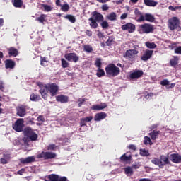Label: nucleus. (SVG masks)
I'll return each mask as SVG.
<instances>
[{"mask_svg": "<svg viewBox=\"0 0 181 181\" xmlns=\"http://www.w3.org/2000/svg\"><path fill=\"white\" fill-rule=\"evenodd\" d=\"M91 15L92 16L88 19L89 22H90L89 26H90L92 29H97L98 28V23H100L101 21H104V16L98 11H93Z\"/></svg>", "mask_w": 181, "mask_h": 181, "instance_id": "1", "label": "nucleus"}, {"mask_svg": "<svg viewBox=\"0 0 181 181\" xmlns=\"http://www.w3.org/2000/svg\"><path fill=\"white\" fill-rule=\"evenodd\" d=\"M151 163L156 165V166H158L160 169H163L166 165H170L169 154L168 156L161 155L159 158H153L151 160Z\"/></svg>", "mask_w": 181, "mask_h": 181, "instance_id": "2", "label": "nucleus"}, {"mask_svg": "<svg viewBox=\"0 0 181 181\" xmlns=\"http://www.w3.org/2000/svg\"><path fill=\"white\" fill-rule=\"evenodd\" d=\"M105 70L106 71V74L107 76H111V77H116V76H119V73H121V70L114 64H108L105 67Z\"/></svg>", "mask_w": 181, "mask_h": 181, "instance_id": "3", "label": "nucleus"}, {"mask_svg": "<svg viewBox=\"0 0 181 181\" xmlns=\"http://www.w3.org/2000/svg\"><path fill=\"white\" fill-rule=\"evenodd\" d=\"M154 30L155 26L150 23H144L139 26V32L141 34L146 33L148 35L149 33H153Z\"/></svg>", "mask_w": 181, "mask_h": 181, "instance_id": "4", "label": "nucleus"}, {"mask_svg": "<svg viewBox=\"0 0 181 181\" xmlns=\"http://www.w3.org/2000/svg\"><path fill=\"white\" fill-rule=\"evenodd\" d=\"M23 134L30 141H37V134H36L31 127H27L24 129Z\"/></svg>", "mask_w": 181, "mask_h": 181, "instance_id": "5", "label": "nucleus"}, {"mask_svg": "<svg viewBox=\"0 0 181 181\" xmlns=\"http://www.w3.org/2000/svg\"><path fill=\"white\" fill-rule=\"evenodd\" d=\"M57 155L55 153L50 151H42L40 153L37 155V159H44V160H47L49 159H54Z\"/></svg>", "mask_w": 181, "mask_h": 181, "instance_id": "6", "label": "nucleus"}, {"mask_svg": "<svg viewBox=\"0 0 181 181\" xmlns=\"http://www.w3.org/2000/svg\"><path fill=\"white\" fill-rule=\"evenodd\" d=\"M25 120L22 118L18 119L14 124H13L12 127L16 132H22L23 131V124Z\"/></svg>", "mask_w": 181, "mask_h": 181, "instance_id": "7", "label": "nucleus"}, {"mask_svg": "<svg viewBox=\"0 0 181 181\" xmlns=\"http://www.w3.org/2000/svg\"><path fill=\"white\" fill-rule=\"evenodd\" d=\"M47 88L49 92L51 97H54L57 95V93H59V86L56 83H49L47 85Z\"/></svg>", "mask_w": 181, "mask_h": 181, "instance_id": "8", "label": "nucleus"}, {"mask_svg": "<svg viewBox=\"0 0 181 181\" xmlns=\"http://www.w3.org/2000/svg\"><path fill=\"white\" fill-rule=\"evenodd\" d=\"M138 53H139V52L136 49H129L126 51L124 57L129 59V62H135V56H136Z\"/></svg>", "mask_w": 181, "mask_h": 181, "instance_id": "9", "label": "nucleus"}, {"mask_svg": "<svg viewBox=\"0 0 181 181\" xmlns=\"http://www.w3.org/2000/svg\"><path fill=\"white\" fill-rule=\"evenodd\" d=\"M177 26H179V19H177V17H173L168 20V28L170 30L177 29Z\"/></svg>", "mask_w": 181, "mask_h": 181, "instance_id": "10", "label": "nucleus"}, {"mask_svg": "<svg viewBox=\"0 0 181 181\" xmlns=\"http://www.w3.org/2000/svg\"><path fill=\"white\" fill-rule=\"evenodd\" d=\"M144 21L155 22V16L151 13H146L144 16H141L138 19V22H144Z\"/></svg>", "mask_w": 181, "mask_h": 181, "instance_id": "11", "label": "nucleus"}, {"mask_svg": "<svg viewBox=\"0 0 181 181\" xmlns=\"http://www.w3.org/2000/svg\"><path fill=\"white\" fill-rule=\"evenodd\" d=\"M122 30H127L129 33H134L135 32V30L136 29V27L134 24H132V23H127L121 27Z\"/></svg>", "mask_w": 181, "mask_h": 181, "instance_id": "12", "label": "nucleus"}, {"mask_svg": "<svg viewBox=\"0 0 181 181\" xmlns=\"http://www.w3.org/2000/svg\"><path fill=\"white\" fill-rule=\"evenodd\" d=\"M64 57L68 62H74V63H77V62L80 60V57H78L76 53L66 54Z\"/></svg>", "mask_w": 181, "mask_h": 181, "instance_id": "13", "label": "nucleus"}, {"mask_svg": "<svg viewBox=\"0 0 181 181\" xmlns=\"http://www.w3.org/2000/svg\"><path fill=\"white\" fill-rule=\"evenodd\" d=\"M143 76L144 71L142 70H137L129 74V78L130 80H138V78H141Z\"/></svg>", "mask_w": 181, "mask_h": 181, "instance_id": "14", "label": "nucleus"}, {"mask_svg": "<svg viewBox=\"0 0 181 181\" xmlns=\"http://www.w3.org/2000/svg\"><path fill=\"white\" fill-rule=\"evenodd\" d=\"M26 110H28V106L23 105L18 106L16 108L17 115L21 117H25V115H26Z\"/></svg>", "mask_w": 181, "mask_h": 181, "instance_id": "15", "label": "nucleus"}, {"mask_svg": "<svg viewBox=\"0 0 181 181\" xmlns=\"http://www.w3.org/2000/svg\"><path fill=\"white\" fill-rule=\"evenodd\" d=\"M153 54V50L146 49L143 55L141 57V60L143 62H148L152 55Z\"/></svg>", "mask_w": 181, "mask_h": 181, "instance_id": "16", "label": "nucleus"}, {"mask_svg": "<svg viewBox=\"0 0 181 181\" xmlns=\"http://www.w3.org/2000/svg\"><path fill=\"white\" fill-rule=\"evenodd\" d=\"M169 159L173 163H181V156L179 153L170 154Z\"/></svg>", "mask_w": 181, "mask_h": 181, "instance_id": "17", "label": "nucleus"}, {"mask_svg": "<svg viewBox=\"0 0 181 181\" xmlns=\"http://www.w3.org/2000/svg\"><path fill=\"white\" fill-rule=\"evenodd\" d=\"M56 101L61 103L62 104H66L69 103V96L65 95H59L56 96Z\"/></svg>", "mask_w": 181, "mask_h": 181, "instance_id": "18", "label": "nucleus"}, {"mask_svg": "<svg viewBox=\"0 0 181 181\" xmlns=\"http://www.w3.org/2000/svg\"><path fill=\"white\" fill-rule=\"evenodd\" d=\"M39 93L41 94L44 100H47V97H49V95L47 94L49 93V90L47 89V85L42 87L39 90Z\"/></svg>", "mask_w": 181, "mask_h": 181, "instance_id": "19", "label": "nucleus"}, {"mask_svg": "<svg viewBox=\"0 0 181 181\" xmlns=\"http://www.w3.org/2000/svg\"><path fill=\"white\" fill-rule=\"evenodd\" d=\"M35 161V156H28L25 158H21L20 162L23 165H28V163H32Z\"/></svg>", "mask_w": 181, "mask_h": 181, "instance_id": "20", "label": "nucleus"}, {"mask_svg": "<svg viewBox=\"0 0 181 181\" xmlns=\"http://www.w3.org/2000/svg\"><path fill=\"white\" fill-rule=\"evenodd\" d=\"M105 118H107V113L99 112L95 115L94 121L100 122V121H103V119H105Z\"/></svg>", "mask_w": 181, "mask_h": 181, "instance_id": "21", "label": "nucleus"}, {"mask_svg": "<svg viewBox=\"0 0 181 181\" xmlns=\"http://www.w3.org/2000/svg\"><path fill=\"white\" fill-rule=\"evenodd\" d=\"M4 64L6 69H15V66H16V64L12 59H6Z\"/></svg>", "mask_w": 181, "mask_h": 181, "instance_id": "22", "label": "nucleus"}, {"mask_svg": "<svg viewBox=\"0 0 181 181\" xmlns=\"http://www.w3.org/2000/svg\"><path fill=\"white\" fill-rule=\"evenodd\" d=\"M107 103H103L100 105H93L91 107V110H93L94 111H100L101 110H104V108H107Z\"/></svg>", "mask_w": 181, "mask_h": 181, "instance_id": "23", "label": "nucleus"}, {"mask_svg": "<svg viewBox=\"0 0 181 181\" xmlns=\"http://www.w3.org/2000/svg\"><path fill=\"white\" fill-rule=\"evenodd\" d=\"M131 160H132V156L131 154L128 155V152L123 154L120 157V161L121 162H131Z\"/></svg>", "mask_w": 181, "mask_h": 181, "instance_id": "24", "label": "nucleus"}, {"mask_svg": "<svg viewBox=\"0 0 181 181\" xmlns=\"http://www.w3.org/2000/svg\"><path fill=\"white\" fill-rule=\"evenodd\" d=\"M160 134V131L159 130H153L152 132L149 133L148 135L151 136L152 141H155L158 136Z\"/></svg>", "mask_w": 181, "mask_h": 181, "instance_id": "25", "label": "nucleus"}, {"mask_svg": "<svg viewBox=\"0 0 181 181\" xmlns=\"http://www.w3.org/2000/svg\"><path fill=\"white\" fill-rule=\"evenodd\" d=\"M177 64H179V58H177V57H175L174 59L170 60V65L171 67L176 68Z\"/></svg>", "mask_w": 181, "mask_h": 181, "instance_id": "26", "label": "nucleus"}, {"mask_svg": "<svg viewBox=\"0 0 181 181\" xmlns=\"http://www.w3.org/2000/svg\"><path fill=\"white\" fill-rule=\"evenodd\" d=\"M144 2L146 6H156L158 5V2L153 0H144Z\"/></svg>", "mask_w": 181, "mask_h": 181, "instance_id": "27", "label": "nucleus"}, {"mask_svg": "<svg viewBox=\"0 0 181 181\" xmlns=\"http://www.w3.org/2000/svg\"><path fill=\"white\" fill-rule=\"evenodd\" d=\"M13 5L15 8H22L23 1L22 0H13Z\"/></svg>", "mask_w": 181, "mask_h": 181, "instance_id": "28", "label": "nucleus"}, {"mask_svg": "<svg viewBox=\"0 0 181 181\" xmlns=\"http://www.w3.org/2000/svg\"><path fill=\"white\" fill-rule=\"evenodd\" d=\"M8 55L11 57V56H13V57H16V56H18V49L13 48V47H11L9 49H8Z\"/></svg>", "mask_w": 181, "mask_h": 181, "instance_id": "29", "label": "nucleus"}, {"mask_svg": "<svg viewBox=\"0 0 181 181\" xmlns=\"http://www.w3.org/2000/svg\"><path fill=\"white\" fill-rule=\"evenodd\" d=\"M48 181H59V175L51 174L47 176Z\"/></svg>", "mask_w": 181, "mask_h": 181, "instance_id": "30", "label": "nucleus"}, {"mask_svg": "<svg viewBox=\"0 0 181 181\" xmlns=\"http://www.w3.org/2000/svg\"><path fill=\"white\" fill-rule=\"evenodd\" d=\"M100 26L102 29H104L105 30H107L110 28V24L108 23V21L105 20H103L100 21Z\"/></svg>", "mask_w": 181, "mask_h": 181, "instance_id": "31", "label": "nucleus"}, {"mask_svg": "<svg viewBox=\"0 0 181 181\" xmlns=\"http://www.w3.org/2000/svg\"><path fill=\"white\" fill-rule=\"evenodd\" d=\"M30 101H39L40 100V95L35 93H32L30 95Z\"/></svg>", "mask_w": 181, "mask_h": 181, "instance_id": "32", "label": "nucleus"}, {"mask_svg": "<svg viewBox=\"0 0 181 181\" xmlns=\"http://www.w3.org/2000/svg\"><path fill=\"white\" fill-rule=\"evenodd\" d=\"M41 6L44 8V12H50L53 9V7H52V6H49L47 4H42Z\"/></svg>", "mask_w": 181, "mask_h": 181, "instance_id": "33", "label": "nucleus"}, {"mask_svg": "<svg viewBox=\"0 0 181 181\" xmlns=\"http://www.w3.org/2000/svg\"><path fill=\"white\" fill-rule=\"evenodd\" d=\"M124 173L126 175H129V176H132L134 175V170L131 167H127L124 168Z\"/></svg>", "mask_w": 181, "mask_h": 181, "instance_id": "34", "label": "nucleus"}, {"mask_svg": "<svg viewBox=\"0 0 181 181\" xmlns=\"http://www.w3.org/2000/svg\"><path fill=\"white\" fill-rule=\"evenodd\" d=\"M107 18L109 21H117V14L112 12L107 16Z\"/></svg>", "mask_w": 181, "mask_h": 181, "instance_id": "35", "label": "nucleus"}, {"mask_svg": "<svg viewBox=\"0 0 181 181\" xmlns=\"http://www.w3.org/2000/svg\"><path fill=\"white\" fill-rule=\"evenodd\" d=\"M97 77L101 78L104 76H105V71H104V69L100 68L98 69V72L96 73Z\"/></svg>", "mask_w": 181, "mask_h": 181, "instance_id": "36", "label": "nucleus"}, {"mask_svg": "<svg viewBox=\"0 0 181 181\" xmlns=\"http://www.w3.org/2000/svg\"><path fill=\"white\" fill-rule=\"evenodd\" d=\"M65 19H68L69 22L71 23H74L76 22V17H74L73 15L68 14L65 16Z\"/></svg>", "mask_w": 181, "mask_h": 181, "instance_id": "37", "label": "nucleus"}, {"mask_svg": "<svg viewBox=\"0 0 181 181\" xmlns=\"http://www.w3.org/2000/svg\"><path fill=\"white\" fill-rule=\"evenodd\" d=\"M69 9H70V6H69L66 2L64 4L61 6V11H62V12H67L69 11Z\"/></svg>", "mask_w": 181, "mask_h": 181, "instance_id": "38", "label": "nucleus"}, {"mask_svg": "<svg viewBox=\"0 0 181 181\" xmlns=\"http://www.w3.org/2000/svg\"><path fill=\"white\" fill-rule=\"evenodd\" d=\"M144 145H153V143H152V140H151V138L146 136H144Z\"/></svg>", "mask_w": 181, "mask_h": 181, "instance_id": "39", "label": "nucleus"}, {"mask_svg": "<svg viewBox=\"0 0 181 181\" xmlns=\"http://www.w3.org/2000/svg\"><path fill=\"white\" fill-rule=\"evenodd\" d=\"M40 64L41 66H43V67H46L47 66V63H49V61L46 60V57H40Z\"/></svg>", "mask_w": 181, "mask_h": 181, "instance_id": "40", "label": "nucleus"}, {"mask_svg": "<svg viewBox=\"0 0 181 181\" xmlns=\"http://www.w3.org/2000/svg\"><path fill=\"white\" fill-rule=\"evenodd\" d=\"M115 43V41H114V38L112 37H109V38L106 41L107 46H111Z\"/></svg>", "mask_w": 181, "mask_h": 181, "instance_id": "41", "label": "nucleus"}, {"mask_svg": "<svg viewBox=\"0 0 181 181\" xmlns=\"http://www.w3.org/2000/svg\"><path fill=\"white\" fill-rule=\"evenodd\" d=\"M61 62H62V66L63 69H67V67H69V62H67V61H66V59L62 58L61 59Z\"/></svg>", "mask_w": 181, "mask_h": 181, "instance_id": "42", "label": "nucleus"}, {"mask_svg": "<svg viewBox=\"0 0 181 181\" xmlns=\"http://www.w3.org/2000/svg\"><path fill=\"white\" fill-rule=\"evenodd\" d=\"M141 156H149V151L145 149H140Z\"/></svg>", "mask_w": 181, "mask_h": 181, "instance_id": "43", "label": "nucleus"}, {"mask_svg": "<svg viewBox=\"0 0 181 181\" xmlns=\"http://www.w3.org/2000/svg\"><path fill=\"white\" fill-rule=\"evenodd\" d=\"M45 19H46V15L45 14H41L40 17L37 18V21L40 22V23H43L45 22Z\"/></svg>", "mask_w": 181, "mask_h": 181, "instance_id": "44", "label": "nucleus"}, {"mask_svg": "<svg viewBox=\"0 0 181 181\" xmlns=\"http://www.w3.org/2000/svg\"><path fill=\"white\" fill-rule=\"evenodd\" d=\"M101 59L100 58H97L95 62V66H96V67H98V69H101Z\"/></svg>", "mask_w": 181, "mask_h": 181, "instance_id": "45", "label": "nucleus"}, {"mask_svg": "<svg viewBox=\"0 0 181 181\" xmlns=\"http://www.w3.org/2000/svg\"><path fill=\"white\" fill-rule=\"evenodd\" d=\"M84 50L85 52H87V53H91V52H93V47L90 46H84Z\"/></svg>", "mask_w": 181, "mask_h": 181, "instance_id": "46", "label": "nucleus"}, {"mask_svg": "<svg viewBox=\"0 0 181 181\" xmlns=\"http://www.w3.org/2000/svg\"><path fill=\"white\" fill-rule=\"evenodd\" d=\"M0 91H5V83L4 81L0 80Z\"/></svg>", "mask_w": 181, "mask_h": 181, "instance_id": "47", "label": "nucleus"}, {"mask_svg": "<svg viewBox=\"0 0 181 181\" xmlns=\"http://www.w3.org/2000/svg\"><path fill=\"white\" fill-rule=\"evenodd\" d=\"M56 149V144H49L47 146V151H54Z\"/></svg>", "mask_w": 181, "mask_h": 181, "instance_id": "48", "label": "nucleus"}, {"mask_svg": "<svg viewBox=\"0 0 181 181\" xmlns=\"http://www.w3.org/2000/svg\"><path fill=\"white\" fill-rule=\"evenodd\" d=\"M160 84L161 86H169V81L168 79H164L160 81Z\"/></svg>", "mask_w": 181, "mask_h": 181, "instance_id": "49", "label": "nucleus"}, {"mask_svg": "<svg viewBox=\"0 0 181 181\" xmlns=\"http://www.w3.org/2000/svg\"><path fill=\"white\" fill-rule=\"evenodd\" d=\"M134 15H136V16H142V13H141V11H139V9L138 8H135L134 10Z\"/></svg>", "mask_w": 181, "mask_h": 181, "instance_id": "50", "label": "nucleus"}, {"mask_svg": "<svg viewBox=\"0 0 181 181\" xmlns=\"http://www.w3.org/2000/svg\"><path fill=\"white\" fill-rule=\"evenodd\" d=\"M78 107H81V105H83V104L86 102V98H79L78 99Z\"/></svg>", "mask_w": 181, "mask_h": 181, "instance_id": "51", "label": "nucleus"}, {"mask_svg": "<svg viewBox=\"0 0 181 181\" xmlns=\"http://www.w3.org/2000/svg\"><path fill=\"white\" fill-rule=\"evenodd\" d=\"M83 119L86 122H91V121H93V116H89V117H84Z\"/></svg>", "mask_w": 181, "mask_h": 181, "instance_id": "52", "label": "nucleus"}, {"mask_svg": "<svg viewBox=\"0 0 181 181\" xmlns=\"http://www.w3.org/2000/svg\"><path fill=\"white\" fill-rule=\"evenodd\" d=\"M175 53H176V54H181V47H177L175 48Z\"/></svg>", "mask_w": 181, "mask_h": 181, "instance_id": "53", "label": "nucleus"}, {"mask_svg": "<svg viewBox=\"0 0 181 181\" xmlns=\"http://www.w3.org/2000/svg\"><path fill=\"white\" fill-rule=\"evenodd\" d=\"M128 148L131 150V151H136V146L134 144H130L128 146Z\"/></svg>", "mask_w": 181, "mask_h": 181, "instance_id": "54", "label": "nucleus"}, {"mask_svg": "<svg viewBox=\"0 0 181 181\" xmlns=\"http://www.w3.org/2000/svg\"><path fill=\"white\" fill-rule=\"evenodd\" d=\"M102 11H108L110 9V7H108L107 4H103L101 7Z\"/></svg>", "mask_w": 181, "mask_h": 181, "instance_id": "55", "label": "nucleus"}, {"mask_svg": "<svg viewBox=\"0 0 181 181\" xmlns=\"http://www.w3.org/2000/svg\"><path fill=\"white\" fill-rule=\"evenodd\" d=\"M86 122H86V120L84 119V118L81 119V122H80V126H81V127H86V125H87V124H86Z\"/></svg>", "mask_w": 181, "mask_h": 181, "instance_id": "56", "label": "nucleus"}, {"mask_svg": "<svg viewBox=\"0 0 181 181\" xmlns=\"http://www.w3.org/2000/svg\"><path fill=\"white\" fill-rule=\"evenodd\" d=\"M0 163H1V165H6V163H8V160L2 158L0 159Z\"/></svg>", "mask_w": 181, "mask_h": 181, "instance_id": "57", "label": "nucleus"}, {"mask_svg": "<svg viewBox=\"0 0 181 181\" xmlns=\"http://www.w3.org/2000/svg\"><path fill=\"white\" fill-rule=\"evenodd\" d=\"M58 181H69V180H67L66 177H58Z\"/></svg>", "mask_w": 181, "mask_h": 181, "instance_id": "58", "label": "nucleus"}, {"mask_svg": "<svg viewBox=\"0 0 181 181\" xmlns=\"http://www.w3.org/2000/svg\"><path fill=\"white\" fill-rule=\"evenodd\" d=\"M85 33L87 36H93V32L90 30H86Z\"/></svg>", "mask_w": 181, "mask_h": 181, "instance_id": "59", "label": "nucleus"}, {"mask_svg": "<svg viewBox=\"0 0 181 181\" xmlns=\"http://www.w3.org/2000/svg\"><path fill=\"white\" fill-rule=\"evenodd\" d=\"M3 159H6V160H9L11 159V156L9 154H4Z\"/></svg>", "mask_w": 181, "mask_h": 181, "instance_id": "60", "label": "nucleus"}, {"mask_svg": "<svg viewBox=\"0 0 181 181\" xmlns=\"http://www.w3.org/2000/svg\"><path fill=\"white\" fill-rule=\"evenodd\" d=\"M127 16H128V13H124L121 15L120 19H122V20L127 19Z\"/></svg>", "mask_w": 181, "mask_h": 181, "instance_id": "61", "label": "nucleus"}, {"mask_svg": "<svg viewBox=\"0 0 181 181\" xmlns=\"http://www.w3.org/2000/svg\"><path fill=\"white\" fill-rule=\"evenodd\" d=\"M146 46H156V45L155 44V42H146L145 43Z\"/></svg>", "mask_w": 181, "mask_h": 181, "instance_id": "62", "label": "nucleus"}, {"mask_svg": "<svg viewBox=\"0 0 181 181\" xmlns=\"http://www.w3.org/2000/svg\"><path fill=\"white\" fill-rule=\"evenodd\" d=\"M37 121H41L42 122H45V117L42 115H40L37 117Z\"/></svg>", "mask_w": 181, "mask_h": 181, "instance_id": "63", "label": "nucleus"}, {"mask_svg": "<svg viewBox=\"0 0 181 181\" xmlns=\"http://www.w3.org/2000/svg\"><path fill=\"white\" fill-rule=\"evenodd\" d=\"M158 127H159V124H153L150 127V129L153 130V129H156V128H158Z\"/></svg>", "mask_w": 181, "mask_h": 181, "instance_id": "64", "label": "nucleus"}]
</instances>
